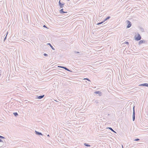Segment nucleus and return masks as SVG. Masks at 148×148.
I'll return each instance as SVG.
<instances>
[{
    "mask_svg": "<svg viewBox=\"0 0 148 148\" xmlns=\"http://www.w3.org/2000/svg\"><path fill=\"white\" fill-rule=\"evenodd\" d=\"M74 52L75 53H78V55H77V56H78L79 57H80L82 55V53L78 51L77 52L76 51H74Z\"/></svg>",
    "mask_w": 148,
    "mask_h": 148,
    "instance_id": "nucleus-4",
    "label": "nucleus"
},
{
    "mask_svg": "<svg viewBox=\"0 0 148 148\" xmlns=\"http://www.w3.org/2000/svg\"><path fill=\"white\" fill-rule=\"evenodd\" d=\"M124 43L127 45H129V42L127 41H126Z\"/></svg>",
    "mask_w": 148,
    "mask_h": 148,
    "instance_id": "nucleus-22",
    "label": "nucleus"
},
{
    "mask_svg": "<svg viewBox=\"0 0 148 148\" xmlns=\"http://www.w3.org/2000/svg\"><path fill=\"white\" fill-rule=\"evenodd\" d=\"M47 136L49 137V134H48V135H47Z\"/></svg>",
    "mask_w": 148,
    "mask_h": 148,
    "instance_id": "nucleus-31",
    "label": "nucleus"
},
{
    "mask_svg": "<svg viewBox=\"0 0 148 148\" xmlns=\"http://www.w3.org/2000/svg\"><path fill=\"white\" fill-rule=\"evenodd\" d=\"M84 79H86L88 81H90V80L88 78H86Z\"/></svg>",
    "mask_w": 148,
    "mask_h": 148,
    "instance_id": "nucleus-24",
    "label": "nucleus"
},
{
    "mask_svg": "<svg viewBox=\"0 0 148 148\" xmlns=\"http://www.w3.org/2000/svg\"><path fill=\"white\" fill-rule=\"evenodd\" d=\"M99 101L98 100H93V101L95 103L97 104H98L99 103Z\"/></svg>",
    "mask_w": 148,
    "mask_h": 148,
    "instance_id": "nucleus-15",
    "label": "nucleus"
},
{
    "mask_svg": "<svg viewBox=\"0 0 148 148\" xmlns=\"http://www.w3.org/2000/svg\"><path fill=\"white\" fill-rule=\"evenodd\" d=\"M63 68L65 69V70L67 71H71L70 70H69V69L67 68L66 67H63Z\"/></svg>",
    "mask_w": 148,
    "mask_h": 148,
    "instance_id": "nucleus-16",
    "label": "nucleus"
},
{
    "mask_svg": "<svg viewBox=\"0 0 148 148\" xmlns=\"http://www.w3.org/2000/svg\"><path fill=\"white\" fill-rule=\"evenodd\" d=\"M143 30H144V29L143 28H142L141 29V30L143 31Z\"/></svg>",
    "mask_w": 148,
    "mask_h": 148,
    "instance_id": "nucleus-29",
    "label": "nucleus"
},
{
    "mask_svg": "<svg viewBox=\"0 0 148 148\" xmlns=\"http://www.w3.org/2000/svg\"><path fill=\"white\" fill-rule=\"evenodd\" d=\"M13 114L16 116L18 115V114L16 112H14Z\"/></svg>",
    "mask_w": 148,
    "mask_h": 148,
    "instance_id": "nucleus-17",
    "label": "nucleus"
},
{
    "mask_svg": "<svg viewBox=\"0 0 148 148\" xmlns=\"http://www.w3.org/2000/svg\"><path fill=\"white\" fill-rule=\"evenodd\" d=\"M140 140V139L138 138H136L134 140V141H137Z\"/></svg>",
    "mask_w": 148,
    "mask_h": 148,
    "instance_id": "nucleus-23",
    "label": "nucleus"
},
{
    "mask_svg": "<svg viewBox=\"0 0 148 148\" xmlns=\"http://www.w3.org/2000/svg\"><path fill=\"white\" fill-rule=\"evenodd\" d=\"M127 28H129L131 27L132 25L131 23L129 21H127Z\"/></svg>",
    "mask_w": 148,
    "mask_h": 148,
    "instance_id": "nucleus-3",
    "label": "nucleus"
},
{
    "mask_svg": "<svg viewBox=\"0 0 148 148\" xmlns=\"http://www.w3.org/2000/svg\"><path fill=\"white\" fill-rule=\"evenodd\" d=\"M44 96V95H40L39 96H37V98L38 99H41L43 98Z\"/></svg>",
    "mask_w": 148,
    "mask_h": 148,
    "instance_id": "nucleus-7",
    "label": "nucleus"
},
{
    "mask_svg": "<svg viewBox=\"0 0 148 148\" xmlns=\"http://www.w3.org/2000/svg\"><path fill=\"white\" fill-rule=\"evenodd\" d=\"M0 138L1 139H5V138L2 136H0Z\"/></svg>",
    "mask_w": 148,
    "mask_h": 148,
    "instance_id": "nucleus-20",
    "label": "nucleus"
},
{
    "mask_svg": "<svg viewBox=\"0 0 148 148\" xmlns=\"http://www.w3.org/2000/svg\"><path fill=\"white\" fill-rule=\"evenodd\" d=\"M58 67L63 68V67H64V66H58Z\"/></svg>",
    "mask_w": 148,
    "mask_h": 148,
    "instance_id": "nucleus-26",
    "label": "nucleus"
},
{
    "mask_svg": "<svg viewBox=\"0 0 148 148\" xmlns=\"http://www.w3.org/2000/svg\"><path fill=\"white\" fill-rule=\"evenodd\" d=\"M35 132L36 134L37 135H42V133L41 132H39L37 131H35Z\"/></svg>",
    "mask_w": 148,
    "mask_h": 148,
    "instance_id": "nucleus-9",
    "label": "nucleus"
},
{
    "mask_svg": "<svg viewBox=\"0 0 148 148\" xmlns=\"http://www.w3.org/2000/svg\"><path fill=\"white\" fill-rule=\"evenodd\" d=\"M68 1H69V0H67Z\"/></svg>",
    "mask_w": 148,
    "mask_h": 148,
    "instance_id": "nucleus-32",
    "label": "nucleus"
},
{
    "mask_svg": "<svg viewBox=\"0 0 148 148\" xmlns=\"http://www.w3.org/2000/svg\"><path fill=\"white\" fill-rule=\"evenodd\" d=\"M135 106H134L133 107V115H132V119L133 121H134L135 119Z\"/></svg>",
    "mask_w": 148,
    "mask_h": 148,
    "instance_id": "nucleus-2",
    "label": "nucleus"
},
{
    "mask_svg": "<svg viewBox=\"0 0 148 148\" xmlns=\"http://www.w3.org/2000/svg\"><path fill=\"white\" fill-rule=\"evenodd\" d=\"M43 55L44 56H48V55L47 54L45 53H44Z\"/></svg>",
    "mask_w": 148,
    "mask_h": 148,
    "instance_id": "nucleus-25",
    "label": "nucleus"
},
{
    "mask_svg": "<svg viewBox=\"0 0 148 148\" xmlns=\"http://www.w3.org/2000/svg\"><path fill=\"white\" fill-rule=\"evenodd\" d=\"M84 145L87 147H90V145L86 143H84Z\"/></svg>",
    "mask_w": 148,
    "mask_h": 148,
    "instance_id": "nucleus-18",
    "label": "nucleus"
},
{
    "mask_svg": "<svg viewBox=\"0 0 148 148\" xmlns=\"http://www.w3.org/2000/svg\"><path fill=\"white\" fill-rule=\"evenodd\" d=\"M106 128L108 129L111 130L113 132L116 133V132L114 130H113V129L111 127H107Z\"/></svg>",
    "mask_w": 148,
    "mask_h": 148,
    "instance_id": "nucleus-12",
    "label": "nucleus"
},
{
    "mask_svg": "<svg viewBox=\"0 0 148 148\" xmlns=\"http://www.w3.org/2000/svg\"><path fill=\"white\" fill-rule=\"evenodd\" d=\"M8 33L7 32V34H6V36H5V37L4 38V41H5V40L6 39Z\"/></svg>",
    "mask_w": 148,
    "mask_h": 148,
    "instance_id": "nucleus-21",
    "label": "nucleus"
},
{
    "mask_svg": "<svg viewBox=\"0 0 148 148\" xmlns=\"http://www.w3.org/2000/svg\"><path fill=\"white\" fill-rule=\"evenodd\" d=\"M110 18V16H108L104 20H103V21H104V22L108 20V19H109V18Z\"/></svg>",
    "mask_w": 148,
    "mask_h": 148,
    "instance_id": "nucleus-14",
    "label": "nucleus"
},
{
    "mask_svg": "<svg viewBox=\"0 0 148 148\" xmlns=\"http://www.w3.org/2000/svg\"><path fill=\"white\" fill-rule=\"evenodd\" d=\"M64 3H62L60 2V1L59 2V5L60 6V8H62L63 7V5H64Z\"/></svg>",
    "mask_w": 148,
    "mask_h": 148,
    "instance_id": "nucleus-6",
    "label": "nucleus"
},
{
    "mask_svg": "<svg viewBox=\"0 0 148 148\" xmlns=\"http://www.w3.org/2000/svg\"><path fill=\"white\" fill-rule=\"evenodd\" d=\"M139 86H146L148 87V83H144L143 84H139Z\"/></svg>",
    "mask_w": 148,
    "mask_h": 148,
    "instance_id": "nucleus-5",
    "label": "nucleus"
},
{
    "mask_svg": "<svg viewBox=\"0 0 148 148\" xmlns=\"http://www.w3.org/2000/svg\"><path fill=\"white\" fill-rule=\"evenodd\" d=\"M43 27H45V28H47V27H46V25H44L43 26Z\"/></svg>",
    "mask_w": 148,
    "mask_h": 148,
    "instance_id": "nucleus-27",
    "label": "nucleus"
},
{
    "mask_svg": "<svg viewBox=\"0 0 148 148\" xmlns=\"http://www.w3.org/2000/svg\"><path fill=\"white\" fill-rule=\"evenodd\" d=\"M3 144L0 147L2 146H3Z\"/></svg>",
    "mask_w": 148,
    "mask_h": 148,
    "instance_id": "nucleus-30",
    "label": "nucleus"
},
{
    "mask_svg": "<svg viewBox=\"0 0 148 148\" xmlns=\"http://www.w3.org/2000/svg\"><path fill=\"white\" fill-rule=\"evenodd\" d=\"M95 93H96V94H99V95L100 96L101 95L102 93L101 91H95Z\"/></svg>",
    "mask_w": 148,
    "mask_h": 148,
    "instance_id": "nucleus-10",
    "label": "nucleus"
},
{
    "mask_svg": "<svg viewBox=\"0 0 148 148\" xmlns=\"http://www.w3.org/2000/svg\"><path fill=\"white\" fill-rule=\"evenodd\" d=\"M63 9H62L60 10V12L61 14H63L64 13H67V12H64L63 11Z\"/></svg>",
    "mask_w": 148,
    "mask_h": 148,
    "instance_id": "nucleus-11",
    "label": "nucleus"
},
{
    "mask_svg": "<svg viewBox=\"0 0 148 148\" xmlns=\"http://www.w3.org/2000/svg\"><path fill=\"white\" fill-rule=\"evenodd\" d=\"M103 22H104V21H103V20L101 21V22H99L98 23H97V25H100L101 24H102V23H103Z\"/></svg>",
    "mask_w": 148,
    "mask_h": 148,
    "instance_id": "nucleus-19",
    "label": "nucleus"
},
{
    "mask_svg": "<svg viewBox=\"0 0 148 148\" xmlns=\"http://www.w3.org/2000/svg\"><path fill=\"white\" fill-rule=\"evenodd\" d=\"M145 41L144 40H140L138 44L140 45L143 43H145Z\"/></svg>",
    "mask_w": 148,
    "mask_h": 148,
    "instance_id": "nucleus-8",
    "label": "nucleus"
},
{
    "mask_svg": "<svg viewBox=\"0 0 148 148\" xmlns=\"http://www.w3.org/2000/svg\"><path fill=\"white\" fill-rule=\"evenodd\" d=\"M137 36H135V40H137V41H138V40H140L141 39V36H140V34H137Z\"/></svg>",
    "mask_w": 148,
    "mask_h": 148,
    "instance_id": "nucleus-1",
    "label": "nucleus"
},
{
    "mask_svg": "<svg viewBox=\"0 0 148 148\" xmlns=\"http://www.w3.org/2000/svg\"><path fill=\"white\" fill-rule=\"evenodd\" d=\"M47 44L50 46V47H51L52 48V49L54 50H55L54 48L51 45V44L50 43H49Z\"/></svg>",
    "mask_w": 148,
    "mask_h": 148,
    "instance_id": "nucleus-13",
    "label": "nucleus"
},
{
    "mask_svg": "<svg viewBox=\"0 0 148 148\" xmlns=\"http://www.w3.org/2000/svg\"><path fill=\"white\" fill-rule=\"evenodd\" d=\"M0 142H3V141L0 139Z\"/></svg>",
    "mask_w": 148,
    "mask_h": 148,
    "instance_id": "nucleus-28",
    "label": "nucleus"
}]
</instances>
